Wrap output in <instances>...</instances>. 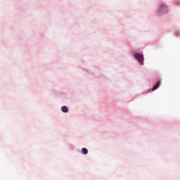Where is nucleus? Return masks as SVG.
Listing matches in <instances>:
<instances>
[{"mask_svg": "<svg viewBox=\"0 0 180 180\" xmlns=\"http://www.w3.org/2000/svg\"><path fill=\"white\" fill-rule=\"evenodd\" d=\"M161 84V82H158L156 83V84L153 86V88H152V91H156V89H158V88H160V85Z\"/></svg>", "mask_w": 180, "mask_h": 180, "instance_id": "nucleus-2", "label": "nucleus"}, {"mask_svg": "<svg viewBox=\"0 0 180 180\" xmlns=\"http://www.w3.org/2000/svg\"><path fill=\"white\" fill-rule=\"evenodd\" d=\"M82 154H88V149L85 148H82Z\"/></svg>", "mask_w": 180, "mask_h": 180, "instance_id": "nucleus-4", "label": "nucleus"}, {"mask_svg": "<svg viewBox=\"0 0 180 180\" xmlns=\"http://www.w3.org/2000/svg\"><path fill=\"white\" fill-rule=\"evenodd\" d=\"M134 58L138 60L139 63H140V64H141V65H143V64H144V57L143 56V55H141L140 53H134Z\"/></svg>", "mask_w": 180, "mask_h": 180, "instance_id": "nucleus-1", "label": "nucleus"}, {"mask_svg": "<svg viewBox=\"0 0 180 180\" xmlns=\"http://www.w3.org/2000/svg\"><path fill=\"white\" fill-rule=\"evenodd\" d=\"M61 110H62V112H63V113H68V107L63 106L61 108Z\"/></svg>", "mask_w": 180, "mask_h": 180, "instance_id": "nucleus-3", "label": "nucleus"}]
</instances>
